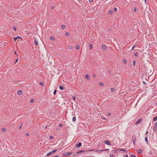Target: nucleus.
Returning a JSON list of instances; mask_svg holds the SVG:
<instances>
[{
	"label": "nucleus",
	"instance_id": "59",
	"mask_svg": "<svg viewBox=\"0 0 157 157\" xmlns=\"http://www.w3.org/2000/svg\"><path fill=\"white\" fill-rule=\"evenodd\" d=\"M54 6H52L51 7V8L52 9H54Z\"/></svg>",
	"mask_w": 157,
	"mask_h": 157
},
{
	"label": "nucleus",
	"instance_id": "48",
	"mask_svg": "<svg viewBox=\"0 0 157 157\" xmlns=\"http://www.w3.org/2000/svg\"><path fill=\"white\" fill-rule=\"evenodd\" d=\"M13 38L14 40V41H16L17 40V37H13Z\"/></svg>",
	"mask_w": 157,
	"mask_h": 157
},
{
	"label": "nucleus",
	"instance_id": "55",
	"mask_svg": "<svg viewBox=\"0 0 157 157\" xmlns=\"http://www.w3.org/2000/svg\"><path fill=\"white\" fill-rule=\"evenodd\" d=\"M18 59H16V61H15V63H16L18 61Z\"/></svg>",
	"mask_w": 157,
	"mask_h": 157
},
{
	"label": "nucleus",
	"instance_id": "58",
	"mask_svg": "<svg viewBox=\"0 0 157 157\" xmlns=\"http://www.w3.org/2000/svg\"><path fill=\"white\" fill-rule=\"evenodd\" d=\"M108 115L109 116H110L111 115V113H108Z\"/></svg>",
	"mask_w": 157,
	"mask_h": 157
},
{
	"label": "nucleus",
	"instance_id": "25",
	"mask_svg": "<svg viewBox=\"0 0 157 157\" xmlns=\"http://www.w3.org/2000/svg\"><path fill=\"white\" fill-rule=\"evenodd\" d=\"M121 151H125V152H128V151L125 149H121Z\"/></svg>",
	"mask_w": 157,
	"mask_h": 157
},
{
	"label": "nucleus",
	"instance_id": "31",
	"mask_svg": "<svg viewBox=\"0 0 157 157\" xmlns=\"http://www.w3.org/2000/svg\"><path fill=\"white\" fill-rule=\"evenodd\" d=\"M99 85L100 86H102L103 85V83L102 82H100L99 83Z\"/></svg>",
	"mask_w": 157,
	"mask_h": 157
},
{
	"label": "nucleus",
	"instance_id": "52",
	"mask_svg": "<svg viewBox=\"0 0 157 157\" xmlns=\"http://www.w3.org/2000/svg\"><path fill=\"white\" fill-rule=\"evenodd\" d=\"M2 130L4 132H5L6 131L5 129V128H2Z\"/></svg>",
	"mask_w": 157,
	"mask_h": 157
},
{
	"label": "nucleus",
	"instance_id": "23",
	"mask_svg": "<svg viewBox=\"0 0 157 157\" xmlns=\"http://www.w3.org/2000/svg\"><path fill=\"white\" fill-rule=\"evenodd\" d=\"M109 156H110V157H115L114 156V155H113L112 154H110V155H109Z\"/></svg>",
	"mask_w": 157,
	"mask_h": 157
},
{
	"label": "nucleus",
	"instance_id": "10",
	"mask_svg": "<svg viewBox=\"0 0 157 157\" xmlns=\"http://www.w3.org/2000/svg\"><path fill=\"white\" fill-rule=\"evenodd\" d=\"M85 78L88 80H89L90 79L89 75L88 74H86L85 76Z\"/></svg>",
	"mask_w": 157,
	"mask_h": 157
},
{
	"label": "nucleus",
	"instance_id": "26",
	"mask_svg": "<svg viewBox=\"0 0 157 157\" xmlns=\"http://www.w3.org/2000/svg\"><path fill=\"white\" fill-rule=\"evenodd\" d=\"M123 62L124 63H126L127 62L126 60L125 59H123Z\"/></svg>",
	"mask_w": 157,
	"mask_h": 157
},
{
	"label": "nucleus",
	"instance_id": "44",
	"mask_svg": "<svg viewBox=\"0 0 157 157\" xmlns=\"http://www.w3.org/2000/svg\"><path fill=\"white\" fill-rule=\"evenodd\" d=\"M117 10V8L116 7L114 8V10L115 11H116Z\"/></svg>",
	"mask_w": 157,
	"mask_h": 157
},
{
	"label": "nucleus",
	"instance_id": "51",
	"mask_svg": "<svg viewBox=\"0 0 157 157\" xmlns=\"http://www.w3.org/2000/svg\"><path fill=\"white\" fill-rule=\"evenodd\" d=\"M143 83L145 85L146 84V83L145 81H143Z\"/></svg>",
	"mask_w": 157,
	"mask_h": 157
},
{
	"label": "nucleus",
	"instance_id": "41",
	"mask_svg": "<svg viewBox=\"0 0 157 157\" xmlns=\"http://www.w3.org/2000/svg\"><path fill=\"white\" fill-rule=\"evenodd\" d=\"M137 10V9L136 8V7L134 8V10H133L134 11H136Z\"/></svg>",
	"mask_w": 157,
	"mask_h": 157
},
{
	"label": "nucleus",
	"instance_id": "36",
	"mask_svg": "<svg viewBox=\"0 0 157 157\" xmlns=\"http://www.w3.org/2000/svg\"><path fill=\"white\" fill-rule=\"evenodd\" d=\"M56 91H57V90H54V92H53V94L54 95H55L56 94Z\"/></svg>",
	"mask_w": 157,
	"mask_h": 157
},
{
	"label": "nucleus",
	"instance_id": "57",
	"mask_svg": "<svg viewBox=\"0 0 157 157\" xmlns=\"http://www.w3.org/2000/svg\"><path fill=\"white\" fill-rule=\"evenodd\" d=\"M93 0H89L90 2H92L93 1Z\"/></svg>",
	"mask_w": 157,
	"mask_h": 157
},
{
	"label": "nucleus",
	"instance_id": "5",
	"mask_svg": "<svg viewBox=\"0 0 157 157\" xmlns=\"http://www.w3.org/2000/svg\"><path fill=\"white\" fill-rule=\"evenodd\" d=\"M132 141H136V137L135 135H133L132 137Z\"/></svg>",
	"mask_w": 157,
	"mask_h": 157
},
{
	"label": "nucleus",
	"instance_id": "4",
	"mask_svg": "<svg viewBox=\"0 0 157 157\" xmlns=\"http://www.w3.org/2000/svg\"><path fill=\"white\" fill-rule=\"evenodd\" d=\"M104 143L105 144H106L109 145H110L111 144L110 142L109 141H108V140L105 141L104 142Z\"/></svg>",
	"mask_w": 157,
	"mask_h": 157
},
{
	"label": "nucleus",
	"instance_id": "42",
	"mask_svg": "<svg viewBox=\"0 0 157 157\" xmlns=\"http://www.w3.org/2000/svg\"><path fill=\"white\" fill-rule=\"evenodd\" d=\"M16 28L15 27H14L13 28V29L14 31H15L16 30Z\"/></svg>",
	"mask_w": 157,
	"mask_h": 157
},
{
	"label": "nucleus",
	"instance_id": "46",
	"mask_svg": "<svg viewBox=\"0 0 157 157\" xmlns=\"http://www.w3.org/2000/svg\"><path fill=\"white\" fill-rule=\"evenodd\" d=\"M131 157H136V156H135L134 155H131Z\"/></svg>",
	"mask_w": 157,
	"mask_h": 157
},
{
	"label": "nucleus",
	"instance_id": "49",
	"mask_svg": "<svg viewBox=\"0 0 157 157\" xmlns=\"http://www.w3.org/2000/svg\"><path fill=\"white\" fill-rule=\"evenodd\" d=\"M17 39H19V38H21V37L19 36H18L17 37Z\"/></svg>",
	"mask_w": 157,
	"mask_h": 157
},
{
	"label": "nucleus",
	"instance_id": "38",
	"mask_svg": "<svg viewBox=\"0 0 157 157\" xmlns=\"http://www.w3.org/2000/svg\"><path fill=\"white\" fill-rule=\"evenodd\" d=\"M33 102H34V99H32L31 100L30 102L32 103H33Z\"/></svg>",
	"mask_w": 157,
	"mask_h": 157
},
{
	"label": "nucleus",
	"instance_id": "1",
	"mask_svg": "<svg viewBox=\"0 0 157 157\" xmlns=\"http://www.w3.org/2000/svg\"><path fill=\"white\" fill-rule=\"evenodd\" d=\"M82 145V143L81 142H79L78 143V144H76V147L77 148H78L79 147H81Z\"/></svg>",
	"mask_w": 157,
	"mask_h": 157
},
{
	"label": "nucleus",
	"instance_id": "50",
	"mask_svg": "<svg viewBox=\"0 0 157 157\" xmlns=\"http://www.w3.org/2000/svg\"><path fill=\"white\" fill-rule=\"evenodd\" d=\"M93 76L94 77V78L95 77H96V75H95V74H93Z\"/></svg>",
	"mask_w": 157,
	"mask_h": 157
},
{
	"label": "nucleus",
	"instance_id": "63",
	"mask_svg": "<svg viewBox=\"0 0 157 157\" xmlns=\"http://www.w3.org/2000/svg\"><path fill=\"white\" fill-rule=\"evenodd\" d=\"M148 131H147V132H146V134H148Z\"/></svg>",
	"mask_w": 157,
	"mask_h": 157
},
{
	"label": "nucleus",
	"instance_id": "56",
	"mask_svg": "<svg viewBox=\"0 0 157 157\" xmlns=\"http://www.w3.org/2000/svg\"><path fill=\"white\" fill-rule=\"evenodd\" d=\"M21 126H22V124H21V125L18 128V129H21Z\"/></svg>",
	"mask_w": 157,
	"mask_h": 157
},
{
	"label": "nucleus",
	"instance_id": "24",
	"mask_svg": "<svg viewBox=\"0 0 157 157\" xmlns=\"http://www.w3.org/2000/svg\"><path fill=\"white\" fill-rule=\"evenodd\" d=\"M113 13V11L112 10H110L109 11V14H112Z\"/></svg>",
	"mask_w": 157,
	"mask_h": 157
},
{
	"label": "nucleus",
	"instance_id": "20",
	"mask_svg": "<svg viewBox=\"0 0 157 157\" xmlns=\"http://www.w3.org/2000/svg\"><path fill=\"white\" fill-rule=\"evenodd\" d=\"M145 141L147 142V143H148V140H147V136H146L145 138Z\"/></svg>",
	"mask_w": 157,
	"mask_h": 157
},
{
	"label": "nucleus",
	"instance_id": "62",
	"mask_svg": "<svg viewBox=\"0 0 157 157\" xmlns=\"http://www.w3.org/2000/svg\"><path fill=\"white\" fill-rule=\"evenodd\" d=\"M102 119H104V120H106L105 118H102Z\"/></svg>",
	"mask_w": 157,
	"mask_h": 157
},
{
	"label": "nucleus",
	"instance_id": "21",
	"mask_svg": "<svg viewBox=\"0 0 157 157\" xmlns=\"http://www.w3.org/2000/svg\"><path fill=\"white\" fill-rule=\"evenodd\" d=\"M50 39L51 40H54L55 38L51 36L50 37Z\"/></svg>",
	"mask_w": 157,
	"mask_h": 157
},
{
	"label": "nucleus",
	"instance_id": "30",
	"mask_svg": "<svg viewBox=\"0 0 157 157\" xmlns=\"http://www.w3.org/2000/svg\"><path fill=\"white\" fill-rule=\"evenodd\" d=\"M52 155L51 153V152H49V153H48V154H47V156H48L50 155Z\"/></svg>",
	"mask_w": 157,
	"mask_h": 157
},
{
	"label": "nucleus",
	"instance_id": "7",
	"mask_svg": "<svg viewBox=\"0 0 157 157\" xmlns=\"http://www.w3.org/2000/svg\"><path fill=\"white\" fill-rule=\"evenodd\" d=\"M34 43L37 46H38V42L36 38L34 39Z\"/></svg>",
	"mask_w": 157,
	"mask_h": 157
},
{
	"label": "nucleus",
	"instance_id": "34",
	"mask_svg": "<svg viewBox=\"0 0 157 157\" xmlns=\"http://www.w3.org/2000/svg\"><path fill=\"white\" fill-rule=\"evenodd\" d=\"M102 151V150H98L96 151V152Z\"/></svg>",
	"mask_w": 157,
	"mask_h": 157
},
{
	"label": "nucleus",
	"instance_id": "53",
	"mask_svg": "<svg viewBox=\"0 0 157 157\" xmlns=\"http://www.w3.org/2000/svg\"><path fill=\"white\" fill-rule=\"evenodd\" d=\"M135 142H136V141H133V144H134V145L135 144H136Z\"/></svg>",
	"mask_w": 157,
	"mask_h": 157
},
{
	"label": "nucleus",
	"instance_id": "40",
	"mask_svg": "<svg viewBox=\"0 0 157 157\" xmlns=\"http://www.w3.org/2000/svg\"><path fill=\"white\" fill-rule=\"evenodd\" d=\"M115 90L114 88H111V90L112 91H114Z\"/></svg>",
	"mask_w": 157,
	"mask_h": 157
},
{
	"label": "nucleus",
	"instance_id": "19",
	"mask_svg": "<svg viewBox=\"0 0 157 157\" xmlns=\"http://www.w3.org/2000/svg\"><path fill=\"white\" fill-rule=\"evenodd\" d=\"M157 127V126H156L155 125L154 127V128H153V130L154 131H156Z\"/></svg>",
	"mask_w": 157,
	"mask_h": 157
},
{
	"label": "nucleus",
	"instance_id": "54",
	"mask_svg": "<svg viewBox=\"0 0 157 157\" xmlns=\"http://www.w3.org/2000/svg\"><path fill=\"white\" fill-rule=\"evenodd\" d=\"M26 136H28L29 135V134L27 132L26 133Z\"/></svg>",
	"mask_w": 157,
	"mask_h": 157
},
{
	"label": "nucleus",
	"instance_id": "29",
	"mask_svg": "<svg viewBox=\"0 0 157 157\" xmlns=\"http://www.w3.org/2000/svg\"><path fill=\"white\" fill-rule=\"evenodd\" d=\"M134 55L135 56L137 57L138 56V53L137 52H135L134 53Z\"/></svg>",
	"mask_w": 157,
	"mask_h": 157
},
{
	"label": "nucleus",
	"instance_id": "37",
	"mask_svg": "<svg viewBox=\"0 0 157 157\" xmlns=\"http://www.w3.org/2000/svg\"><path fill=\"white\" fill-rule=\"evenodd\" d=\"M109 150V149H105L102 150V151H108Z\"/></svg>",
	"mask_w": 157,
	"mask_h": 157
},
{
	"label": "nucleus",
	"instance_id": "6",
	"mask_svg": "<svg viewBox=\"0 0 157 157\" xmlns=\"http://www.w3.org/2000/svg\"><path fill=\"white\" fill-rule=\"evenodd\" d=\"M72 154V152H65L63 154V155L66 156L68 155H71Z\"/></svg>",
	"mask_w": 157,
	"mask_h": 157
},
{
	"label": "nucleus",
	"instance_id": "18",
	"mask_svg": "<svg viewBox=\"0 0 157 157\" xmlns=\"http://www.w3.org/2000/svg\"><path fill=\"white\" fill-rule=\"evenodd\" d=\"M79 46L78 45H77L76 46V48L78 50L79 49Z\"/></svg>",
	"mask_w": 157,
	"mask_h": 157
},
{
	"label": "nucleus",
	"instance_id": "39",
	"mask_svg": "<svg viewBox=\"0 0 157 157\" xmlns=\"http://www.w3.org/2000/svg\"><path fill=\"white\" fill-rule=\"evenodd\" d=\"M59 127H62L63 126V124H59Z\"/></svg>",
	"mask_w": 157,
	"mask_h": 157
},
{
	"label": "nucleus",
	"instance_id": "64",
	"mask_svg": "<svg viewBox=\"0 0 157 157\" xmlns=\"http://www.w3.org/2000/svg\"><path fill=\"white\" fill-rule=\"evenodd\" d=\"M15 54H17L16 52V51H15Z\"/></svg>",
	"mask_w": 157,
	"mask_h": 157
},
{
	"label": "nucleus",
	"instance_id": "3",
	"mask_svg": "<svg viewBox=\"0 0 157 157\" xmlns=\"http://www.w3.org/2000/svg\"><path fill=\"white\" fill-rule=\"evenodd\" d=\"M86 151V150H80V151H78L77 152V154H78L79 153H83Z\"/></svg>",
	"mask_w": 157,
	"mask_h": 157
},
{
	"label": "nucleus",
	"instance_id": "61",
	"mask_svg": "<svg viewBox=\"0 0 157 157\" xmlns=\"http://www.w3.org/2000/svg\"><path fill=\"white\" fill-rule=\"evenodd\" d=\"M125 157H128L127 155H125Z\"/></svg>",
	"mask_w": 157,
	"mask_h": 157
},
{
	"label": "nucleus",
	"instance_id": "11",
	"mask_svg": "<svg viewBox=\"0 0 157 157\" xmlns=\"http://www.w3.org/2000/svg\"><path fill=\"white\" fill-rule=\"evenodd\" d=\"M121 151V150L120 149H118L114 151V152L115 153H117V152H120Z\"/></svg>",
	"mask_w": 157,
	"mask_h": 157
},
{
	"label": "nucleus",
	"instance_id": "47",
	"mask_svg": "<svg viewBox=\"0 0 157 157\" xmlns=\"http://www.w3.org/2000/svg\"><path fill=\"white\" fill-rule=\"evenodd\" d=\"M69 35V33H66L65 34V35L66 36H68Z\"/></svg>",
	"mask_w": 157,
	"mask_h": 157
},
{
	"label": "nucleus",
	"instance_id": "16",
	"mask_svg": "<svg viewBox=\"0 0 157 157\" xmlns=\"http://www.w3.org/2000/svg\"><path fill=\"white\" fill-rule=\"evenodd\" d=\"M157 120V116L155 117L153 119L154 121H156Z\"/></svg>",
	"mask_w": 157,
	"mask_h": 157
},
{
	"label": "nucleus",
	"instance_id": "28",
	"mask_svg": "<svg viewBox=\"0 0 157 157\" xmlns=\"http://www.w3.org/2000/svg\"><path fill=\"white\" fill-rule=\"evenodd\" d=\"M133 65L134 66H135L136 64V61L135 60H133L132 62Z\"/></svg>",
	"mask_w": 157,
	"mask_h": 157
},
{
	"label": "nucleus",
	"instance_id": "17",
	"mask_svg": "<svg viewBox=\"0 0 157 157\" xmlns=\"http://www.w3.org/2000/svg\"><path fill=\"white\" fill-rule=\"evenodd\" d=\"M89 47L90 49H92L93 48V45L92 44H90L89 45Z\"/></svg>",
	"mask_w": 157,
	"mask_h": 157
},
{
	"label": "nucleus",
	"instance_id": "22",
	"mask_svg": "<svg viewBox=\"0 0 157 157\" xmlns=\"http://www.w3.org/2000/svg\"><path fill=\"white\" fill-rule=\"evenodd\" d=\"M61 27L63 29H64L66 28V26L64 25H62L61 26Z\"/></svg>",
	"mask_w": 157,
	"mask_h": 157
},
{
	"label": "nucleus",
	"instance_id": "9",
	"mask_svg": "<svg viewBox=\"0 0 157 157\" xmlns=\"http://www.w3.org/2000/svg\"><path fill=\"white\" fill-rule=\"evenodd\" d=\"M102 48L104 50H106V46L105 45H102Z\"/></svg>",
	"mask_w": 157,
	"mask_h": 157
},
{
	"label": "nucleus",
	"instance_id": "45",
	"mask_svg": "<svg viewBox=\"0 0 157 157\" xmlns=\"http://www.w3.org/2000/svg\"><path fill=\"white\" fill-rule=\"evenodd\" d=\"M72 47L71 46H69V48L70 50L71 49H72Z\"/></svg>",
	"mask_w": 157,
	"mask_h": 157
},
{
	"label": "nucleus",
	"instance_id": "15",
	"mask_svg": "<svg viewBox=\"0 0 157 157\" xmlns=\"http://www.w3.org/2000/svg\"><path fill=\"white\" fill-rule=\"evenodd\" d=\"M94 151V149H90V150H86V151H90H90Z\"/></svg>",
	"mask_w": 157,
	"mask_h": 157
},
{
	"label": "nucleus",
	"instance_id": "8",
	"mask_svg": "<svg viewBox=\"0 0 157 157\" xmlns=\"http://www.w3.org/2000/svg\"><path fill=\"white\" fill-rule=\"evenodd\" d=\"M22 93V91L21 90H19L17 93V94L18 95H21Z\"/></svg>",
	"mask_w": 157,
	"mask_h": 157
},
{
	"label": "nucleus",
	"instance_id": "60",
	"mask_svg": "<svg viewBox=\"0 0 157 157\" xmlns=\"http://www.w3.org/2000/svg\"><path fill=\"white\" fill-rule=\"evenodd\" d=\"M155 125L156 126H157V121L155 123Z\"/></svg>",
	"mask_w": 157,
	"mask_h": 157
},
{
	"label": "nucleus",
	"instance_id": "12",
	"mask_svg": "<svg viewBox=\"0 0 157 157\" xmlns=\"http://www.w3.org/2000/svg\"><path fill=\"white\" fill-rule=\"evenodd\" d=\"M59 88L61 90H63L64 88V86L63 85L59 86Z\"/></svg>",
	"mask_w": 157,
	"mask_h": 157
},
{
	"label": "nucleus",
	"instance_id": "35",
	"mask_svg": "<svg viewBox=\"0 0 157 157\" xmlns=\"http://www.w3.org/2000/svg\"><path fill=\"white\" fill-rule=\"evenodd\" d=\"M72 98L74 101H75V100L76 98H75V97L74 96H73Z\"/></svg>",
	"mask_w": 157,
	"mask_h": 157
},
{
	"label": "nucleus",
	"instance_id": "32",
	"mask_svg": "<svg viewBox=\"0 0 157 157\" xmlns=\"http://www.w3.org/2000/svg\"><path fill=\"white\" fill-rule=\"evenodd\" d=\"M42 86H44V83L43 82H40V83H39Z\"/></svg>",
	"mask_w": 157,
	"mask_h": 157
},
{
	"label": "nucleus",
	"instance_id": "13",
	"mask_svg": "<svg viewBox=\"0 0 157 157\" xmlns=\"http://www.w3.org/2000/svg\"><path fill=\"white\" fill-rule=\"evenodd\" d=\"M142 152V151L141 150H139L137 151V152L139 154H140Z\"/></svg>",
	"mask_w": 157,
	"mask_h": 157
},
{
	"label": "nucleus",
	"instance_id": "14",
	"mask_svg": "<svg viewBox=\"0 0 157 157\" xmlns=\"http://www.w3.org/2000/svg\"><path fill=\"white\" fill-rule=\"evenodd\" d=\"M57 151V150H54L52 151H51V153L52 154H53V153H55V152H56V151Z\"/></svg>",
	"mask_w": 157,
	"mask_h": 157
},
{
	"label": "nucleus",
	"instance_id": "27",
	"mask_svg": "<svg viewBox=\"0 0 157 157\" xmlns=\"http://www.w3.org/2000/svg\"><path fill=\"white\" fill-rule=\"evenodd\" d=\"M72 121H76V118L75 117H74L72 118Z\"/></svg>",
	"mask_w": 157,
	"mask_h": 157
},
{
	"label": "nucleus",
	"instance_id": "2",
	"mask_svg": "<svg viewBox=\"0 0 157 157\" xmlns=\"http://www.w3.org/2000/svg\"><path fill=\"white\" fill-rule=\"evenodd\" d=\"M142 118H139L138 120V121H137L135 123V125H137L139 124V123H140L141 121H142Z\"/></svg>",
	"mask_w": 157,
	"mask_h": 157
},
{
	"label": "nucleus",
	"instance_id": "33",
	"mask_svg": "<svg viewBox=\"0 0 157 157\" xmlns=\"http://www.w3.org/2000/svg\"><path fill=\"white\" fill-rule=\"evenodd\" d=\"M49 139L50 140H52L53 139V137L52 136H50L49 137Z\"/></svg>",
	"mask_w": 157,
	"mask_h": 157
},
{
	"label": "nucleus",
	"instance_id": "43",
	"mask_svg": "<svg viewBox=\"0 0 157 157\" xmlns=\"http://www.w3.org/2000/svg\"><path fill=\"white\" fill-rule=\"evenodd\" d=\"M135 45H134L133 46V47H132V50H134V48H135Z\"/></svg>",
	"mask_w": 157,
	"mask_h": 157
}]
</instances>
